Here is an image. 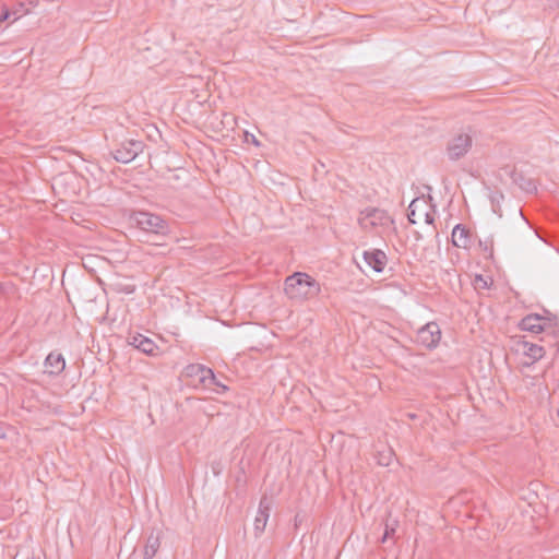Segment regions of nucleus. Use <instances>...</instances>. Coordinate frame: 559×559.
Returning a JSON list of instances; mask_svg holds the SVG:
<instances>
[{"instance_id": "f257e3e1", "label": "nucleus", "mask_w": 559, "mask_h": 559, "mask_svg": "<svg viewBox=\"0 0 559 559\" xmlns=\"http://www.w3.org/2000/svg\"><path fill=\"white\" fill-rule=\"evenodd\" d=\"M284 292L289 299L304 301L317 297L321 292V286L310 275L296 272L286 277Z\"/></svg>"}, {"instance_id": "f03ea898", "label": "nucleus", "mask_w": 559, "mask_h": 559, "mask_svg": "<svg viewBox=\"0 0 559 559\" xmlns=\"http://www.w3.org/2000/svg\"><path fill=\"white\" fill-rule=\"evenodd\" d=\"M131 219L141 230L147 234L166 235L169 231L168 222L160 215L151 212H134Z\"/></svg>"}, {"instance_id": "7ed1b4c3", "label": "nucleus", "mask_w": 559, "mask_h": 559, "mask_svg": "<svg viewBox=\"0 0 559 559\" xmlns=\"http://www.w3.org/2000/svg\"><path fill=\"white\" fill-rule=\"evenodd\" d=\"M473 144L472 135L461 132L452 136L447 144V154L450 160H459L464 157Z\"/></svg>"}, {"instance_id": "20e7f679", "label": "nucleus", "mask_w": 559, "mask_h": 559, "mask_svg": "<svg viewBox=\"0 0 559 559\" xmlns=\"http://www.w3.org/2000/svg\"><path fill=\"white\" fill-rule=\"evenodd\" d=\"M145 144L140 140H124L119 146L111 152L112 157L122 164L132 162L139 154L143 152Z\"/></svg>"}, {"instance_id": "39448f33", "label": "nucleus", "mask_w": 559, "mask_h": 559, "mask_svg": "<svg viewBox=\"0 0 559 559\" xmlns=\"http://www.w3.org/2000/svg\"><path fill=\"white\" fill-rule=\"evenodd\" d=\"M364 229H371L376 226H388L392 223L391 216L384 210L377 207H367L360 213L358 219Z\"/></svg>"}, {"instance_id": "423d86ee", "label": "nucleus", "mask_w": 559, "mask_h": 559, "mask_svg": "<svg viewBox=\"0 0 559 559\" xmlns=\"http://www.w3.org/2000/svg\"><path fill=\"white\" fill-rule=\"evenodd\" d=\"M441 340V330L438 323L428 322L421 326L416 334V343L427 349H433Z\"/></svg>"}, {"instance_id": "0eeeda50", "label": "nucleus", "mask_w": 559, "mask_h": 559, "mask_svg": "<svg viewBox=\"0 0 559 559\" xmlns=\"http://www.w3.org/2000/svg\"><path fill=\"white\" fill-rule=\"evenodd\" d=\"M272 500L269 497L263 496L260 500L258 513L254 519V532L257 536L264 532L267 520L270 518Z\"/></svg>"}, {"instance_id": "6e6552de", "label": "nucleus", "mask_w": 559, "mask_h": 559, "mask_svg": "<svg viewBox=\"0 0 559 559\" xmlns=\"http://www.w3.org/2000/svg\"><path fill=\"white\" fill-rule=\"evenodd\" d=\"M452 245L456 248L469 249L473 243V234L463 224H456L451 234Z\"/></svg>"}, {"instance_id": "1a4fd4ad", "label": "nucleus", "mask_w": 559, "mask_h": 559, "mask_svg": "<svg viewBox=\"0 0 559 559\" xmlns=\"http://www.w3.org/2000/svg\"><path fill=\"white\" fill-rule=\"evenodd\" d=\"M362 258L368 266L377 273H381L388 263L385 252L380 249L366 250L362 253Z\"/></svg>"}, {"instance_id": "9d476101", "label": "nucleus", "mask_w": 559, "mask_h": 559, "mask_svg": "<svg viewBox=\"0 0 559 559\" xmlns=\"http://www.w3.org/2000/svg\"><path fill=\"white\" fill-rule=\"evenodd\" d=\"M185 374L190 378H195L201 384L214 381V372L200 364H191L185 368Z\"/></svg>"}, {"instance_id": "9b49d317", "label": "nucleus", "mask_w": 559, "mask_h": 559, "mask_svg": "<svg viewBox=\"0 0 559 559\" xmlns=\"http://www.w3.org/2000/svg\"><path fill=\"white\" fill-rule=\"evenodd\" d=\"M45 372L49 376H59L66 368V360L60 353L51 352L44 362Z\"/></svg>"}, {"instance_id": "f8f14e48", "label": "nucleus", "mask_w": 559, "mask_h": 559, "mask_svg": "<svg viewBox=\"0 0 559 559\" xmlns=\"http://www.w3.org/2000/svg\"><path fill=\"white\" fill-rule=\"evenodd\" d=\"M128 340L131 346L146 355H154L155 350L158 348L153 340L140 333L130 335Z\"/></svg>"}, {"instance_id": "ddd939ff", "label": "nucleus", "mask_w": 559, "mask_h": 559, "mask_svg": "<svg viewBox=\"0 0 559 559\" xmlns=\"http://www.w3.org/2000/svg\"><path fill=\"white\" fill-rule=\"evenodd\" d=\"M162 532L153 528L147 535L143 548V559H153L160 547Z\"/></svg>"}, {"instance_id": "4468645a", "label": "nucleus", "mask_w": 559, "mask_h": 559, "mask_svg": "<svg viewBox=\"0 0 559 559\" xmlns=\"http://www.w3.org/2000/svg\"><path fill=\"white\" fill-rule=\"evenodd\" d=\"M546 319L537 313H531L525 316L519 323V326L523 331L532 333H540L544 331Z\"/></svg>"}, {"instance_id": "2eb2a0df", "label": "nucleus", "mask_w": 559, "mask_h": 559, "mask_svg": "<svg viewBox=\"0 0 559 559\" xmlns=\"http://www.w3.org/2000/svg\"><path fill=\"white\" fill-rule=\"evenodd\" d=\"M518 346L522 348L523 354L531 359L530 362H524V366L533 365L534 362L542 359L545 355L544 347L534 343L522 341L519 342Z\"/></svg>"}, {"instance_id": "dca6fc26", "label": "nucleus", "mask_w": 559, "mask_h": 559, "mask_svg": "<svg viewBox=\"0 0 559 559\" xmlns=\"http://www.w3.org/2000/svg\"><path fill=\"white\" fill-rule=\"evenodd\" d=\"M511 179L514 185L527 193H534L537 191L536 182L521 171H511Z\"/></svg>"}, {"instance_id": "f3484780", "label": "nucleus", "mask_w": 559, "mask_h": 559, "mask_svg": "<svg viewBox=\"0 0 559 559\" xmlns=\"http://www.w3.org/2000/svg\"><path fill=\"white\" fill-rule=\"evenodd\" d=\"M205 389H210L218 394L225 393L228 391V386L222 383L216 376L214 374V381L203 383Z\"/></svg>"}, {"instance_id": "a211bd4d", "label": "nucleus", "mask_w": 559, "mask_h": 559, "mask_svg": "<svg viewBox=\"0 0 559 559\" xmlns=\"http://www.w3.org/2000/svg\"><path fill=\"white\" fill-rule=\"evenodd\" d=\"M492 284V281L483 275H476L474 278V286L476 289H487Z\"/></svg>"}, {"instance_id": "6ab92c4d", "label": "nucleus", "mask_w": 559, "mask_h": 559, "mask_svg": "<svg viewBox=\"0 0 559 559\" xmlns=\"http://www.w3.org/2000/svg\"><path fill=\"white\" fill-rule=\"evenodd\" d=\"M504 199L503 194L500 192V191H495L490 194V200H491V203H492V210L495 213H498L499 215H501L499 212V204L500 202Z\"/></svg>"}, {"instance_id": "aec40b11", "label": "nucleus", "mask_w": 559, "mask_h": 559, "mask_svg": "<svg viewBox=\"0 0 559 559\" xmlns=\"http://www.w3.org/2000/svg\"><path fill=\"white\" fill-rule=\"evenodd\" d=\"M478 245L484 252L488 253V257H492V254H493L492 239H486V240L479 239Z\"/></svg>"}, {"instance_id": "412c9836", "label": "nucleus", "mask_w": 559, "mask_h": 559, "mask_svg": "<svg viewBox=\"0 0 559 559\" xmlns=\"http://www.w3.org/2000/svg\"><path fill=\"white\" fill-rule=\"evenodd\" d=\"M395 526H396V521H394V523H392V524H389V523L385 524L384 533L381 538L382 543H385L390 537H392L394 535Z\"/></svg>"}, {"instance_id": "4be33fe9", "label": "nucleus", "mask_w": 559, "mask_h": 559, "mask_svg": "<svg viewBox=\"0 0 559 559\" xmlns=\"http://www.w3.org/2000/svg\"><path fill=\"white\" fill-rule=\"evenodd\" d=\"M418 201H419V198L414 199L408 206L407 218L411 224H416L414 216L416 214V206H417Z\"/></svg>"}, {"instance_id": "5701e85b", "label": "nucleus", "mask_w": 559, "mask_h": 559, "mask_svg": "<svg viewBox=\"0 0 559 559\" xmlns=\"http://www.w3.org/2000/svg\"><path fill=\"white\" fill-rule=\"evenodd\" d=\"M212 472L215 476L219 475L222 472V464L219 461H213L211 464Z\"/></svg>"}, {"instance_id": "b1692460", "label": "nucleus", "mask_w": 559, "mask_h": 559, "mask_svg": "<svg viewBox=\"0 0 559 559\" xmlns=\"http://www.w3.org/2000/svg\"><path fill=\"white\" fill-rule=\"evenodd\" d=\"M11 15V12L8 10V9H4L1 13H0V23L4 22L5 20H8Z\"/></svg>"}, {"instance_id": "393cba45", "label": "nucleus", "mask_w": 559, "mask_h": 559, "mask_svg": "<svg viewBox=\"0 0 559 559\" xmlns=\"http://www.w3.org/2000/svg\"><path fill=\"white\" fill-rule=\"evenodd\" d=\"M425 222L429 225L433 224L435 223V216L433 214L431 213H426L425 214Z\"/></svg>"}, {"instance_id": "a878e982", "label": "nucleus", "mask_w": 559, "mask_h": 559, "mask_svg": "<svg viewBox=\"0 0 559 559\" xmlns=\"http://www.w3.org/2000/svg\"><path fill=\"white\" fill-rule=\"evenodd\" d=\"M7 437L5 428L2 423H0V439H4Z\"/></svg>"}, {"instance_id": "bb28decb", "label": "nucleus", "mask_w": 559, "mask_h": 559, "mask_svg": "<svg viewBox=\"0 0 559 559\" xmlns=\"http://www.w3.org/2000/svg\"><path fill=\"white\" fill-rule=\"evenodd\" d=\"M123 292L126 294H132L134 292V286H127Z\"/></svg>"}, {"instance_id": "cd10ccee", "label": "nucleus", "mask_w": 559, "mask_h": 559, "mask_svg": "<svg viewBox=\"0 0 559 559\" xmlns=\"http://www.w3.org/2000/svg\"><path fill=\"white\" fill-rule=\"evenodd\" d=\"M294 522H295V526H296V527L301 523V519H300V515H299V514H296V515H295Z\"/></svg>"}, {"instance_id": "c85d7f7f", "label": "nucleus", "mask_w": 559, "mask_h": 559, "mask_svg": "<svg viewBox=\"0 0 559 559\" xmlns=\"http://www.w3.org/2000/svg\"><path fill=\"white\" fill-rule=\"evenodd\" d=\"M390 459H391V453H390V454H389V456H388V460H390ZM379 463H380L381 465H384V466H388V465L390 464V463H389V461H386V459H383V461H380Z\"/></svg>"}, {"instance_id": "c756f323", "label": "nucleus", "mask_w": 559, "mask_h": 559, "mask_svg": "<svg viewBox=\"0 0 559 559\" xmlns=\"http://www.w3.org/2000/svg\"><path fill=\"white\" fill-rule=\"evenodd\" d=\"M390 459H391V453H390V454H389V456H388V460H390ZM379 463H380L381 465H384V466H388V465L390 464V463H389V461H386V459H383V461H380Z\"/></svg>"}, {"instance_id": "7c9ffc66", "label": "nucleus", "mask_w": 559, "mask_h": 559, "mask_svg": "<svg viewBox=\"0 0 559 559\" xmlns=\"http://www.w3.org/2000/svg\"><path fill=\"white\" fill-rule=\"evenodd\" d=\"M251 142H252L254 145H257V146H259V145H260V142L257 140V138H255L253 134H251Z\"/></svg>"}, {"instance_id": "2f4dec72", "label": "nucleus", "mask_w": 559, "mask_h": 559, "mask_svg": "<svg viewBox=\"0 0 559 559\" xmlns=\"http://www.w3.org/2000/svg\"><path fill=\"white\" fill-rule=\"evenodd\" d=\"M171 178L173 179H179V176L178 175H174Z\"/></svg>"}, {"instance_id": "473e14b6", "label": "nucleus", "mask_w": 559, "mask_h": 559, "mask_svg": "<svg viewBox=\"0 0 559 559\" xmlns=\"http://www.w3.org/2000/svg\"><path fill=\"white\" fill-rule=\"evenodd\" d=\"M557 416L559 417V407H558V411H557Z\"/></svg>"}]
</instances>
